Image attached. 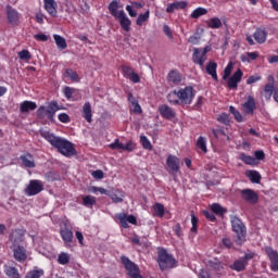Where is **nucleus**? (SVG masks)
Returning <instances> with one entry per match:
<instances>
[{"instance_id": "nucleus-37", "label": "nucleus", "mask_w": 278, "mask_h": 278, "mask_svg": "<svg viewBox=\"0 0 278 278\" xmlns=\"http://www.w3.org/2000/svg\"><path fill=\"white\" fill-rule=\"evenodd\" d=\"M154 216H157L159 218H164V214H166V210L164 207V204L162 203H155L153 205Z\"/></svg>"}, {"instance_id": "nucleus-25", "label": "nucleus", "mask_w": 278, "mask_h": 278, "mask_svg": "<svg viewBox=\"0 0 278 278\" xmlns=\"http://www.w3.org/2000/svg\"><path fill=\"white\" fill-rule=\"evenodd\" d=\"M60 236L64 242V244H71L73 242V230L65 225L64 228L60 229Z\"/></svg>"}, {"instance_id": "nucleus-41", "label": "nucleus", "mask_w": 278, "mask_h": 278, "mask_svg": "<svg viewBox=\"0 0 278 278\" xmlns=\"http://www.w3.org/2000/svg\"><path fill=\"white\" fill-rule=\"evenodd\" d=\"M217 123L229 127V125H231V119L229 118V115L227 113H220L217 115Z\"/></svg>"}, {"instance_id": "nucleus-44", "label": "nucleus", "mask_w": 278, "mask_h": 278, "mask_svg": "<svg viewBox=\"0 0 278 278\" xmlns=\"http://www.w3.org/2000/svg\"><path fill=\"white\" fill-rule=\"evenodd\" d=\"M140 143L146 151H153V144H151V141L147 136L142 135L140 137Z\"/></svg>"}, {"instance_id": "nucleus-40", "label": "nucleus", "mask_w": 278, "mask_h": 278, "mask_svg": "<svg viewBox=\"0 0 278 278\" xmlns=\"http://www.w3.org/2000/svg\"><path fill=\"white\" fill-rule=\"evenodd\" d=\"M4 273L9 278H21V274H18V269H16V267L8 266L4 269Z\"/></svg>"}, {"instance_id": "nucleus-10", "label": "nucleus", "mask_w": 278, "mask_h": 278, "mask_svg": "<svg viewBox=\"0 0 278 278\" xmlns=\"http://www.w3.org/2000/svg\"><path fill=\"white\" fill-rule=\"evenodd\" d=\"M45 190V182L42 180L33 179L29 180L28 186L24 189L26 197H36V194H40Z\"/></svg>"}, {"instance_id": "nucleus-49", "label": "nucleus", "mask_w": 278, "mask_h": 278, "mask_svg": "<svg viewBox=\"0 0 278 278\" xmlns=\"http://www.w3.org/2000/svg\"><path fill=\"white\" fill-rule=\"evenodd\" d=\"M42 276H45L43 269H33L26 275L25 278H40Z\"/></svg>"}, {"instance_id": "nucleus-47", "label": "nucleus", "mask_w": 278, "mask_h": 278, "mask_svg": "<svg viewBox=\"0 0 278 278\" xmlns=\"http://www.w3.org/2000/svg\"><path fill=\"white\" fill-rule=\"evenodd\" d=\"M149 16H150V12L147 11L146 13H141L139 14V16L137 17L136 24L139 27H142V25H144V23H147V21H149Z\"/></svg>"}, {"instance_id": "nucleus-52", "label": "nucleus", "mask_w": 278, "mask_h": 278, "mask_svg": "<svg viewBox=\"0 0 278 278\" xmlns=\"http://www.w3.org/2000/svg\"><path fill=\"white\" fill-rule=\"evenodd\" d=\"M205 14H207V10L206 9L198 8V9L192 11L191 18H199L201 16H205Z\"/></svg>"}, {"instance_id": "nucleus-63", "label": "nucleus", "mask_w": 278, "mask_h": 278, "mask_svg": "<svg viewBox=\"0 0 278 278\" xmlns=\"http://www.w3.org/2000/svg\"><path fill=\"white\" fill-rule=\"evenodd\" d=\"M109 148L113 150H119V149L123 150V143H121V140L115 139L113 143L109 144Z\"/></svg>"}, {"instance_id": "nucleus-8", "label": "nucleus", "mask_w": 278, "mask_h": 278, "mask_svg": "<svg viewBox=\"0 0 278 278\" xmlns=\"http://www.w3.org/2000/svg\"><path fill=\"white\" fill-rule=\"evenodd\" d=\"M88 191L92 192L93 194H98V192L100 194H105L106 197H110L113 203H123V199H125V194H123V192L118 191L112 193L110 190H106L103 187H90Z\"/></svg>"}, {"instance_id": "nucleus-58", "label": "nucleus", "mask_w": 278, "mask_h": 278, "mask_svg": "<svg viewBox=\"0 0 278 278\" xmlns=\"http://www.w3.org/2000/svg\"><path fill=\"white\" fill-rule=\"evenodd\" d=\"M254 159H255V162L256 160L258 161H263V160H266V153H264V150H256L254 151Z\"/></svg>"}, {"instance_id": "nucleus-19", "label": "nucleus", "mask_w": 278, "mask_h": 278, "mask_svg": "<svg viewBox=\"0 0 278 278\" xmlns=\"http://www.w3.org/2000/svg\"><path fill=\"white\" fill-rule=\"evenodd\" d=\"M43 8L50 16L58 17V2L55 0H43Z\"/></svg>"}, {"instance_id": "nucleus-7", "label": "nucleus", "mask_w": 278, "mask_h": 278, "mask_svg": "<svg viewBox=\"0 0 278 278\" xmlns=\"http://www.w3.org/2000/svg\"><path fill=\"white\" fill-rule=\"evenodd\" d=\"M165 170L168 175L175 177L179 170H181V159L177 155L168 154L166 159Z\"/></svg>"}, {"instance_id": "nucleus-39", "label": "nucleus", "mask_w": 278, "mask_h": 278, "mask_svg": "<svg viewBox=\"0 0 278 278\" xmlns=\"http://www.w3.org/2000/svg\"><path fill=\"white\" fill-rule=\"evenodd\" d=\"M83 205L85 207H92L93 205H97V198L92 195L83 197Z\"/></svg>"}, {"instance_id": "nucleus-30", "label": "nucleus", "mask_w": 278, "mask_h": 278, "mask_svg": "<svg viewBox=\"0 0 278 278\" xmlns=\"http://www.w3.org/2000/svg\"><path fill=\"white\" fill-rule=\"evenodd\" d=\"M81 116L87 123H92V104L86 102L83 106Z\"/></svg>"}, {"instance_id": "nucleus-13", "label": "nucleus", "mask_w": 278, "mask_h": 278, "mask_svg": "<svg viewBox=\"0 0 278 278\" xmlns=\"http://www.w3.org/2000/svg\"><path fill=\"white\" fill-rule=\"evenodd\" d=\"M241 199L250 205H255L260 201V195L253 189H243L241 190Z\"/></svg>"}, {"instance_id": "nucleus-33", "label": "nucleus", "mask_w": 278, "mask_h": 278, "mask_svg": "<svg viewBox=\"0 0 278 278\" xmlns=\"http://www.w3.org/2000/svg\"><path fill=\"white\" fill-rule=\"evenodd\" d=\"M205 23L210 29H220L223 27V21L218 17H211Z\"/></svg>"}, {"instance_id": "nucleus-60", "label": "nucleus", "mask_w": 278, "mask_h": 278, "mask_svg": "<svg viewBox=\"0 0 278 278\" xmlns=\"http://www.w3.org/2000/svg\"><path fill=\"white\" fill-rule=\"evenodd\" d=\"M131 105L132 108L130 109V112H134V114H142V106H140V103L135 102Z\"/></svg>"}, {"instance_id": "nucleus-2", "label": "nucleus", "mask_w": 278, "mask_h": 278, "mask_svg": "<svg viewBox=\"0 0 278 278\" xmlns=\"http://www.w3.org/2000/svg\"><path fill=\"white\" fill-rule=\"evenodd\" d=\"M230 223L232 231L236 233L235 243L242 247L247 242V226L238 216H231Z\"/></svg>"}, {"instance_id": "nucleus-45", "label": "nucleus", "mask_w": 278, "mask_h": 278, "mask_svg": "<svg viewBox=\"0 0 278 278\" xmlns=\"http://www.w3.org/2000/svg\"><path fill=\"white\" fill-rule=\"evenodd\" d=\"M211 210H212L213 214H216L217 216H223L224 214L227 213V210H225L218 203L212 204Z\"/></svg>"}, {"instance_id": "nucleus-56", "label": "nucleus", "mask_w": 278, "mask_h": 278, "mask_svg": "<svg viewBox=\"0 0 278 278\" xmlns=\"http://www.w3.org/2000/svg\"><path fill=\"white\" fill-rule=\"evenodd\" d=\"M20 60H26L29 61L31 60V53L29 52V50H22L17 53Z\"/></svg>"}, {"instance_id": "nucleus-42", "label": "nucleus", "mask_w": 278, "mask_h": 278, "mask_svg": "<svg viewBox=\"0 0 278 278\" xmlns=\"http://www.w3.org/2000/svg\"><path fill=\"white\" fill-rule=\"evenodd\" d=\"M197 148L201 149L202 153H207V140L205 137L200 136L197 140Z\"/></svg>"}, {"instance_id": "nucleus-38", "label": "nucleus", "mask_w": 278, "mask_h": 278, "mask_svg": "<svg viewBox=\"0 0 278 278\" xmlns=\"http://www.w3.org/2000/svg\"><path fill=\"white\" fill-rule=\"evenodd\" d=\"M241 162L245 163L248 166H255L257 164V161H255V157L251 155H247L244 153L240 154Z\"/></svg>"}, {"instance_id": "nucleus-50", "label": "nucleus", "mask_w": 278, "mask_h": 278, "mask_svg": "<svg viewBox=\"0 0 278 278\" xmlns=\"http://www.w3.org/2000/svg\"><path fill=\"white\" fill-rule=\"evenodd\" d=\"M65 76L71 78L72 81H79V74H77V72L73 71L72 68L65 70Z\"/></svg>"}, {"instance_id": "nucleus-24", "label": "nucleus", "mask_w": 278, "mask_h": 278, "mask_svg": "<svg viewBox=\"0 0 278 278\" xmlns=\"http://www.w3.org/2000/svg\"><path fill=\"white\" fill-rule=\"evenodd\" d=\"M206 60H207V56H204L201 53V49L199 48L193 49V54H192L193 64H199V66L203 68V65L205 64Z\"/></svg>"}, {"instance_id": "nucleus-28", "label": "nucleus", "mask_w": 278, "mask_h": 278, "mask_svg": "<svg viewBox=\"0 0 278 278\" xmlns=\"http://www.w3.org/2000/svg\"><path fill=\"white\" fill-rule=\"evenodd\" d=\"M188 8V2L186 1H176L174 3L167 4L166 12L173 14L175 10H186Z\"/></svg>"}, {"instance_id": "nucleus-12", "label": "nucleus", "mask_w": 278, "mask_h": 278, "mask_svg": "<svg viewBox=\"0 0 278 278\" xmlns=\"http://www.w3.org/2000/svg\"><path fill=\"white\" fill-rule=\"evenodd\" d=\"M119 220V225L123 229H129L130 225H138V219L134 215H126L125 213H119L116 215Z\"/></svg>"}, {"instance_id": "nucleus-14", "label": "nucleus", "mask_w": 278, "mask_h": 278, "mask_svg": "<svg viewBox=\"0 0 278 278\" xmlns=\"http://www.w3.org/2000/svg\"><path fill=\"white\" fill-rule=\"evenodd\" d=\"M243 114L245 116H253L255 110H257V104L255 102V98L253 96H249L247 101L242 104Z\"/></svg>"}, {"instance_id": "nucleus-62", "label": "nucleus", "mask_w": 278, "mask_h": 278, "mask_svg": "<svg viewBox=\"0 0 278 278\" xmlns=\"http://www.w3.org/2000/svg\"><path fill=\"white\" fill-rule=\"evenodd\" d=\"M214 212L204 211V216L207 220H211V223H216V215H214Z\"/></svg>"}, {"instance_id": "nucleus-3", "label": "nucleus", "mask_w": 278, "mask_h": 278, "mask_svg": "<svg viewBox=\"0 0 278 278\" xmlns=\"http://www.w3.org/2000/svg\"><path fill=\"white\" fill-rule=\"evenodd\" d=\"M60 110H62V106H60L58 101L53 100L49 102L48 108L45 105L39 106L37 110V116L38 118H45V116H47L50 123H55V113L60 112Z\"/></svg>"}, {"instance_id": "nucleus-5", "label": "nucleus", "mask_w": 278, "mask_h": 278, "mask_svg": "<svg viewBox=\"0 0 278 278\" xmlns=\"http://www.w3.org/2000/svg\"><path fill=\"white\" fill-rule=\"evenodd\" d=\"M157 264L161 268V270H168L170 268H175V264H177V261L173 255L168 254L166 249H161L159 251V258Z\"/></svg>"}, {"instance_id": "nucleus-32", "label": "nucleus", "mask_w": 278, "mask_h": 278, "mask_svg": "<svg viewBox=\"0 0 278 278\" xmlns=\"http://www.w3.org/2000/svg\"><path fill=\"white\" fill-rule=\"evenodd\" d=\"M167 101L172 105H181V100L179 98V90H174L167 94Z\"/></svg>"}, {"instance_id": "nucleus-20", "label": "nucleus", "mask_w": 278, "mask_h": 278, "mask_svg": "<svg viewBox=\"0 0 278 278\" xmlns=\"http://www.w3.org/2000/svg\"><path fill=\"white\" fill-rule=\"evenodd\" d=\"M118 18L119 25L124 31H129L131 29V20L127 17V13L124 10L119 11V16L115 17Z\"/></svg>"}, {"instance_id": "nucleus-35", "label": "nucleus", "mask_w": 278, "mask_h": 278, "mask_svg": "<svg viewBox=\"0 0 278 278\" xmlns=\"http://www.w3.org/2000/svg\"><path fill=\"white\" fill-rule=\"evenodd\" d=\"M207 264H208L210 268H213V270L220 271V270L225 269V266L223 265V262H220V260H218V258L210 260L207 262Z\"/></svg>"}, {"instance_id": "nucleus-17", "label": "nucleus", "mask_w": 278, "mask_h": 278, "mask_svg": "<svg viewBox=\"0 0 278 278\" xmlns=\"http://www.w3.org/2000/svg\"><path fill=\"white\" fill-rule=\"evenodd\" d=\"M159 112L163 118H166V121H173V118H175V116H177V113H175V110H173V108L168 106V104L160 105Z\"/></svg>"}, {"instance_id": "nucleus-36", "label": "nucleus", "mask_w": 278, "mask_h": 278, "mask_svg": "<svg viewBox=\"0 0 278 278\" xmlns=\"http://www.w3.org/2000/svg\"><path fill=\"white\" fill-rule=\"evenodd\" d=\"M53 39L55 41L58 49H60L61 51H64V49L68 47V45H66V39L64 37L60 35H53Z\"/></svg>"}, {"instance_id": "nucleus-6", "label": "nucleus", "mask_w": 278, "mask_h": 278, "mask_svg": "<svg viewBox=\"0 0 278 278\" xmlns=\"http://www.w3.org/2000/svg\"><path fill=\"white\" fill-rule=\"evenodd\" d=\"M255 252H248L239 260L235 261L233 264L229 266L231 270H236V273H242L247 270V266H249V262L255 257Z\"/></svg>"}, {"instance_id": "nucleus-31", "label": "nucleus", "mask_w": 278, "mask_h": 278, "mask_svg": "<svg viewBox=\"0 0 278 278\" xmlns=\"http://www.w3.org/2000/svg\"><path fill=\"white\" fill-rule=\"evenodd\" d=\"M118 8H121L118 0H112L108 7L111 16H114V18H118V16H121V11H118Z\"/></svg>"}, {"instance_id": "nucleus-55", "label": "nucleus", "mask_w": 278, "mask_h": 278, "mask_svg": "<svg viewBox=\"0 0 278 278\" xmlns=\"http://www.w3.org/2000/svg\"><path fill=\"white\" fill-rule=\"evenodd\" d=\"M122 73L126 79H129V77H131V74L134 73V70L131 68V66L122 65Z\"/></svg>"}, {"instance_id": "nucleus-46", "label": "nucleus", "mask_w": 278, "mask_h": 278, "mask_svg": "<svg viewBox=\"0 0 278 278\" xmlns=\"http://www.w3.org/2000/svg\"><path fill=\"white\" fill-rule=\"evenodd\" d=\"M68 262H71V255H68L66 252H61L58 257V263L62 266H66Z\"/></svg>"}, {"instance_id": "nucleus-43", "label": "nucleus", "mask_w": 278, "mask_h": 278, "mask_svg": "<svg viewBox=\"0 0 278 278\" xmlns=\"http://www.w3.org/2000/svg\"><path fill=\"white\" fill-rule=\"evenodd\" d=\"M264 97L267 101H270V98L273 97V93L275 92V85L273 84H266L264 87Z\"/></svg>"}, {"instance_id": "nucleus-22", "label": "nucleus", "mask_w": 278, "mask_h": 278, "mask_svg": "<svg viewBox=\"0 0 278 278\" xmlns=\"http://www.w3.org/2000/svg\"><path fill=\"white\" fill-rule=\"evenodd\" d=\"M253 38L258 45H264L268 38V31L264 27H258L254 31Z\"/></svg>"}, {"instance_id": "nucleus-48", "label": "nucleus", "mask_w": 278, "mask_h": 278, "mask_svg": "<svg viewBox=\"0 0 278 278\" xmlns=\"http://www.w3.org/2000/svg\"><path fill=\"white\" fill-rule=\"evenodd\" d=\"M191 228L190 231L191 233H197L199 229V217L194 216V213H191Z\"/></svg>"}, {"instance_id": "nucleus-21", "label": "nucleus", "mask_w": 278, "mask_h": 278, "mask_svg": "<svg viewBox=\"0 0 278 278\" xmlns=\"http://www.w3.org/2000/svg\"><path fill=\"white\" fill-rule=\"evenodd\" d=\"M181 73H179L177 70H172L167 74V81L170 84V86H179L181 84Z\"/></svg>"}, {"instance_id": "nucleus-1", "label": "nucleus", "mask_w": 278, "mask_h": 278, "mask_svg": "<svg viewBox=\"0 0 278 278\" xmlns=\"http://www.w3.org/2000/svg\"><path fill=\"white\" fill-rule=\"evenodd\" d=\"M41 138H45L53 149H56L64 157H73L77 153L75 146L68 139L55 136L47 129L40 130Z\"/></svg>"}, {"instance_id": "nucleus-64", "label": "nucleus", "mask_w": 278, "mask_h": 278, "mask_svg": "<svg viewBox=\"0 0 278 278\" xmlns=\"http://www.w3.org/2000/svg\"><path fill=\"white\" fill-rule=\"evenodd\" d=\"M35 40H38V42H47L49 40V36L45 34H36L34 35Z\"/></svg>"}, {"instance_id": "nucleus-61", "label": "nucleus", "mask_w": 278, "mask_h": 278, "mask_svg": "<svg viewBox=\"0 0 278 278\" xmlns=\"http://www.w3.org/2000/svg\"><path fill=\"white\" fill-rule=\"evenodd\" d=\"M262 80V76L260 75H252L247 79L248 86H251V84H255L257 81Z\"/></svg>"}, {"instance_id": "nucleus-53", "label": "nucleus", "mask_w": 278, "mask_h": 278, "mask_svg": "<svg viewBox=\"0 0 278 278\" xmlns=\"http://www.w3.org/2000/svg\"><path fill=\"white\" fill-rule=\"evenodd\" d=\"M233 71V63L232 62H229L227 64V66L225 67L224 70V75H223V79L224 81H227V78L228 77H231V72Z\"/></svg>"}, {"instance_id": "nucleus-54", "label": "nucleus", "mask_w": 278, "mask_h": 278, "mask_svg": "<svg viewBox=\"0 0 278 278\" xmlns=\"http://www.w3.org/2000/svg\"><path fill=\"white\" fill-rule=\"evenodd\" d=\"M172 229L177 238H184V228L181 227V224L177 223Z\"/></svg>"}, {"instance_id": "nucleus-23", "label": "nucleus", "mask_w": 278, "mask_h": 278, "mask_svg": "<svg viewBox=\"0 0 278 278\" xmlns=\"http://www.w3.org/2000/svg\"><path fill=\"white\" fill-rule=\"evenodd\" d=\"M20 161L22 162L23 166H25V168H36V161L34 160V154L29 152L21 155Z\"/></svg>"}, {"instance_id": "nucleus-26", "label": "nucleus", "mask_w": 278, "mask_h": 278, "mask_svg": "<svg viewBox=\"0 0 278 278\" xmlns=\"http://www.w3.org/2000/svg\"><path fill=\"white\" fill-rule=\"evenodd\" d=\"M13 255H14V260H16V262H25V260H27V251L25 250L24 247L18 245L17 248L13 249Z\"/></svg>"}, {"instance_id": "nucleus-34", "label": "nucleus", "mask_w": 278, "mask_h": 278, "mask_svg": "<svg viewBox=\"0 0 278 278\" xmlns=\"http://www.w3.org/2000/svg\"><path fill=\"white\" fill-rule=\"evenodd\" d=\"M247 177H249L252 184H260L262 181V175L257 170H248Z\"/></svg>"}, {"instance_id": "nucleus-16", "label": "nucleus", "mask_w": 278, "mask_h": 278, "mask_svg": "<svg viewBox=\"0 0 278 278\" xmlns=\"http://www.w3.org/2000/svg\"><path fill=\"white\" fill-rule=\"evenodd\" d=\"M265 252L267 253L270 262V270L273 273H278V252L273 248H266Z\"/></svg>"}, {"instance_id": "nucleus-11", "label": "nucleus", "mask_w": 278, "mask_h": 278, "mask_svg": "<svg viewBox=\"0 0 278 278\" xmlns=\"http://www.w3.org/2000/svg\"><path fill=\"white\" fill-rule=\"evenodd\" d=\"M242 77H244V73L242 70L238 68L232 76L228 77L227 86L229 90H238V84L242 81Z\"/></svg>"}, {"instance_id": "nucleus-29", "label": "nucleus", "mask_w": 278, "mask_h": 278, "mask_svg": "<svg viewBox=\"0 0 278 278\" xmlns=\"http://www.w3.org/2000/svg\"><path fill=\"white\" fill-rule=\"evenodd\" d=\"M36 108H38L36 102L26 100L20 104V112H22V114H27V112H34Z\"/></svg>"}, {"instance_id": "nucleus-18", "label": "nucleus", "mask_w": 278, "mask_h": 278, "mask_svg": "<svg viewBox=\"0 0 278 278\" xmlns=\"http://www.w3.org/2000/svg\"><path fill=\"white\" fill-rule=\"evenodd\" d=\"M25 238V231L23 229H15L10 233L9 240L13 243V247H18Z\"/></svg>"}, {"instance_id": "nucleus-27", "label": "nucleus", "mask_w": 278, "mask_h": 278, "mask_svg": "<svg viewBox=\"0 0 278 278\" xmlns=\"http://www.w3.org/2000/svg\"><path fill=\"white\" fill-rule=\"evenodd\" d=\"M217 68H218V64L216 62L210 61L206 64V73L207 75H211L214 81H218V73L216 72Z\"/></svg>"}, {"instance_id": "nucleus-9", "label": "nucleus", "mask_w": 278, "mask_h": 278, "mask_svg": "<svg viewBox=\"0 0 278 278\" xmlns=\"http://www.w3.org/2000/svg\"><path fill=\"white\" fill-rule=\"evenodd\" d=\"M180 105H191L194 99V88L192 86H187L178 90Z\"/></svg>"}, {"instance_id": "nucleus-51", "label": "nucleus", "mask_w": 278, "mask_h": 278, "mask_svg": "<svg viewBox=\"0 0 278 278\" xmlns=\"http://www.w3.org/2000/svg\"><path fill=\"white\" fill-rule=\"evenodd\" d=\"M229 112L231 115L235 116L237 123H242V121H244V117H242V113H240V111L236 110L233 106H229Z\"/></svg>"}, {"instance_id": "nucleus-57", "label": "nucleus", "mask_w": 278, "mask_h": 278, "mask_svg": "<svg viewBox=\"0 0 278 278\" xmlns=\"http://www.w3.org/2000/svg\"><path fill=\"white\" fill-rule=\"evenodd\" d=\"M222 244L225 249H233V241H231V238L224 237L222 239Z\"/></svg>"}, {"instance_id": "nucleus-4", "label": "nucleus", "mask_w": 278, "mask_h": 278, "mask_svg": "<svg viewBox=\"0 0 278 278\" xmlns=\"http://www.w3.org/2000/svg\"><path fill=\"white\" fill-rule=\"evenodd\" d=\"M122 265L126 270V275L130 278H143L140 274V267L135 262L130 261L128 256L122 255L119 257Z\"/></svg>"}, {"instance_id": "nucleus-15", "label": "nucleus", "mask_w": 278, "mask_h": 278, "mask_svg": "<svg viewBox=\"0 0 278 278\" xmlns=\"http://www.w3.org/2000/svg\"><path fill=\"white\" fill-rule=\"evenodd\" d=\"M7 18H8V23L10 25L16 26V25H18V23L21 21V14L18 13V11H16V9L8 5L7 7Z\"/></svg>"}, {"instance_id": "nucleus-59", "label": "nucleus", "mask_w": 278, "mask_h": 278, "mask_svg": "<svg viewBox=\"0 0 278 278\" xmlns=\"http://www.w3.org/2000/svg\"><path fill=\"white\" fill-rule=\"evenodd\" d=\"M58 118H59L60 123H64V124L71 123V116H68V114H66V113H60Z\"/></svg>"}]
</instances>
